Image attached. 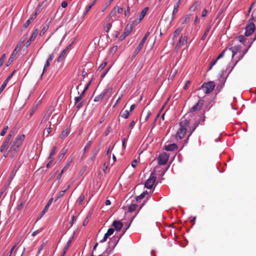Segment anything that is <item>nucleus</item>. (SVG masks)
Instances as JSON below:
<instances>
[{
  "instance_id": "nucleus-1",
  "label": "nucleus",
  "mask_w": 256,
  "mask_h": 256,
  "mask_svg": "<svg viewBox=\"0 0 256 256\" xmlns=\"http://www.w3.org/2000/svg\"><path fill=\"white\" fill-rule=\"evenodd\" d=\"M25 138L24 134H19L14 140H12L7 147V150L10 152V156L14 158L19 151L20 146L22 145Z\"/></svg>"
},
{
  "instance_id": "nucleus-2",
  "label": "nucleus",
  "mask_w": 256,
  "mask_h": 256,
  "mask_svg": "<svg viewBox=\"0 0 256 256\" xmlns=\"http://www.w3.org/2000/svg\"><path fill=\"white\" fill-rule=\"evenodd\" d=\"M180 128L176 134V138L177 140H182L186 134V132H188L190 128V122L187 120H182L180 122Z\"/></svg>"
},
{
  "instance_id": "nucleus-3",
  "label": "nucleus",
  "mask_w": 256,
  "mask_h": 256,
  "mask_svg": "<svg viewBox=\"0 0 256 256\" xmlns=\"http://www.w3.org/2000/svg\"><path fill=\"white\" fill-rule=\"evenodd\" d=\"M214 87V82L210 81L204 83L200 88V90H202L205 94H208L210 93L213 90Z\"/></svg>"
},
{
  "instance_id": "nucleus-4",
  "label": "nucleus",
  "mask_w": 256,
  "mask_h": 256,
  "mask_svg": "<svg viewBox=\"0 0 256 256\" xmlns=\"http://www.w3.org/2000/svg\"><path fill=\"white\" fill-rule=\"evenodd\" d=\"M112 90V88H108L105 89L104 92L94 97V101L95 102H98L102 100L105 96H106L107 98H109L110 96Z\"/></svg>"
},
{
  "instance_id": "nucleus-5",
  "label": "nucleus",
  "mask_w": 256,
  "mask_h": 256,
  "mask_svg": "<svg viewBox=\"0 0 256 256\" xmlns=\"http://www.w3.org/2000/svg\"><path fill=\"white\" fill-rule=\"evenodd\" d=\"M118 240L116 242L115 240H111L109 242L108 247L106 249L105 252H104L102 254L99 255V256H108L114 249L118 242Z\"/></svg>"
},
{
  "instance_id": "nucleus-6",
  "label": "nucleus",
  "mask_w": 256,
  "mask_h": 256,
  "mask_svg": "<svg viewBox=\"0 0 256 256\" xmlns=\"http://www.w3.org/2000/svg\"><path fill=\"white\" fill-rule=\"evenodd\" d=\"M156 180L155 176L154 171L150 174V176L148 179L146 181L144 184L146 188L150 189L152 188Z\"/></svg>"
},
{
  "instance_id": "nucleus-7",
  "label": "nucleus",
  "mask_w": 256,
  "mask_h": 256,
  "mask_svg": "<svg viewBox=\"0 0 256 256\" xmlns=\"http://www.w3.org/2000/svg\"><path fill=\"white\" fill-rule=\"evenodd\" d=\"M168 158L169 156L166 152H163L160 154L157 158L158 164L160 165L165 164L166 163Z\"/></svg>"
},
{
  "instance_id": "nucleus-8",
  "label": "nucleus",
  "mask_w": 256,
  "mask_h": 256,
  "mask_svg": "<svg viewBox=\"0 0 256 256\" xmlns=\"http://www.w3.org/2000/svg\"><path fill=\"white\" fill-rule=\"evenodd\" d=\"M133 28V26L132 24H128L125 28L124 32V33L120 36V40L122 41L124 40L126 36H127L132 31Z\"/></svg>"
},
{
  "instance_id": "nucleus-9",
  "label": "nucleus",
  "mask_w": 256,
  "mask_h": 256,
  "mask_svg": "<svg viewBox=\"0 0 256 256\" xmlns=\"http://www.w3.org/2000/svg\"><path fill=\"white\" fill-rule=\"evenodd\" d=\"M149 35H150V32H148L146 34L142 40L140 42V44L137 47V48L134 50V54L135 55H136L140 52V51L142 50V47L144 45V44L145 43V42H146L147 38L149 36Z\"/></svg>"
},
{
  "instance_id": "nucleus-10",
  "label": "nucleus",
  "mask_w": 256,
  "mask_h": 256,
  "mask_svg": "<svg viewBox=\"0 0 256 256\" xmlns=\"http://www.w3.org/2000/svg\"><path fill=\"white\" fill-rule=\"evenodd\" d=\"M21 46V44H18L15 48L14 50H13L10 58H9L8 62H7L6 66H8L10 64L12 63L14 60V57L18 53V50L20 48Z\"/></svg>"
},
{
  "instance_id": "nucleus-11",
  "label": "nucleus",
  "mask_w": 256,
  "mask_h": 256,
  "mask_svg": "<svg viewBox=\"0 0 256 256\" xmlns=\"http://www.w3.org/2000/svg\"><path fill=\"white\" fill-rule=\"evenodd\" d=\"M254 30L255 26L253 23L248 24L246 28L245 36H250L254 32Z\"/></svg>"
},
{
  "instance_id": "nucleus-12",
  "label": "nucleus",
  "mask_w": 256,
  "mask_h": 256,
  "mask_svg": "<svg viewBox=\"0 0 256 256\" xmlns=\"http://www.w3.org/2000/svg\"><path fill=\"white\" fill-rule=\"evenodd\" d=\"M204 104V100H202L200 99L198 102L192 107L190 110V112H196L200 110L202 106Z\"/></svg>"
},
{
  "instance_id": "nucleus-13",
  "label": "nucleus",
  "mask_w": 256,
  "mask_h": 256,
  "mask_svg": "<svg viewBox=\"0 0 256 256\" xmlns=\"http://www.w3.org/2000/svg\"><path fill=\"white\" fill-rule=\"evenodd\" d=\"M50 20H49L48 18L46 19L44 23L42 25V29L40 32V36H43L45 32H46L48 29V28L50 23Z\"/></svg>"
},
{
  "instance_id": "nucleus-14",
  "label": "nucleus",
  "mask_w": 256,
  "mask_h": 256,
  "mask_svg": "<svg viewBox=\"0 0 256 256\" xmlns=\"http://www.w3.org/2000/svg\"><path fill=\"white\" fill-rule=\"evenodd\" d=\"M151 115V112L150 110L148 111H143L142 112L141 117L140 118V122H145L148 120L149 117Z\"/></svg>"
},
{
  "instance_id": "nucleus-15",
  "label": "nucleus",
  "mask_w": 256,
  "mask_h": 256,
  "mask_svg": "<svg viewBox=\"0 0 256 256\" xmlns=\"http://www.w3.org/2000/svg\"><path fill=\"white\" fill-rule=\"evenodd\" d=\"M241 50V46L239 45L234 46L228 50V51L232 52V58L234 56Z\"/></svg>"
},
{
  "instance_id": "nucleus-16",
  "label": "nucleus",
  "mask_w": 256,
  "mask_h": 256,
  "mask_svg": "<svg viewBox=\"0 0 256 256\" xmlns=\"http://www.w3.org/2000/svg\"><path fill=\"white\" fill-rule=\"evenodd\" d=\"M188 40V36H183L182 35L178 40V42L177 43L176 46V47H180L182 46H184V44H186Z\"/></svg>"
},
{
  "instance_id": "nucleus-17",
  "label": "nucleus",
  "mask_w": 256,
  "mask_h": 256,
  "mask_svg": "<svg viewBox=\"0 0 256 256\" xmlns=\"http://www.w3.org/2000/svg\"><path fill=\"white\" fill-rule=\"evenodd\" d=\"M14 72H13L12 74H10L8 76V77L6 78V80L4 81V83L2 84L0 88V94H1V93L4 90V88L6 87L7 84H8V82L10 80V79L12 77L14 73Z\"/></svg>"
},
{
  "instance_id": "nucleus-18",
  "label": "nucleus",
  "mask_w": 256,
  "mask_h": 256,
  "mask_svg": "<svg viewBox=\"0 0 256 256\" xmlns=\"http://www.w3.org/2000/svg\"><path fill=\"white\" fill-rule=\"evenodd\" d=\"M112 226L117 231H120L122 228V223L119 220H114L112 222Z\"/></svg>"
},
{
  "instance_id": "nucleus-19",
  "label": "nucleus",
  "mask_w": 256,
  "mask_h": 256,
  "mask_svg": "<svg viewBox=\"0 0 256 256\" xmlns=\"http://www.w3.org/2000/svg\"><path fill=\"white\" fill-rule=\"evenodd\" d=\"M180 4V0H178V1L174 4L172 13V20L174 19L175 14L178 12V8Z\"/></svg>"
},
{
  "instance_id": "nucleus-20",
  "label": "nucleus",
  "mask_w": 256,
  "mask_h": 256,
  "mask_svg": "<svg viewBox=\"0 0 256 256\" xmlns=\"http://www.w3.org/2000/svg\"><path fill=\"white\" fill-rule=\"evenodd\" d=\"M100 150V146H96L94 148L93 150L92 154V156L90 157V160L92 161H94L96 155L99 152Z\"/></svg>"
},
{
  "instance_id": "nucleus-21",
  "label": "nucleus",
  "mask_w": 256,
  "mask_h": 256,
  "mask_svg": "<svg viewBox=\"0 0 256 256\" xmlns=\"http://www.w3.org/2000/svg\"><path fill=\"white\" fill-rule=\"evenodd\" d=\"M178 148L177 145L175 144H169L164 146V149L167 151H173Z\"/></svg>"
},
{
  "instance_id": "nucleus-22",
  "label": "nucleus",
  "mask_w": 256,
  "mask_h": 256,
  "mask_svg": "<svg viewBox=\"0 0 256 256\" xmlns=\"http://www.w3.org/2000/svg\"><path fill=\"white\" fill-rule=\"evenodd\" d=\"M68 47L67 46L61 52V54H60V55L58 57V60H57V61L58 62H62L64 59L66 54V52H68Z\"/></svg>"
},
{
  "instance_id": "nucleus-23",
  "label": "nucleus",
  "mask_w": 256,
  "mask_h": 256,
  "mask_svg": "<svg viewBox=\"0 0 256 256\" xmlns=\"http://www.w3.org/2000/svg\"><path fill=\"white\" fill-rule=\"evenodd\" d=\"M182 30V28H178L174 32L173 38H172L173 40H174V39H176L180 34ZM174 42L173 41L172 44H174Z\"/></svg>"
},
{
  "instance_id": "nucleus-24",
  "label": "nucleus",
  "mask_w": 256,
  "mask_h": 256,
  "mask_svg": "<svg viewBox=\"0 0 256 256\" xmlns=\"http://www.w3.org/2000/svg\"><path fill=\"white\" fill-rule=\"evenodd\" d=\"M52 201H53V198H50L48 200L47 204H46V206L44 207V210L42 212L41 216H42L43 215H44L45 214V213L47 212V210H48L50 206L52 204Z\"/></svg>"
},
{
  "instance_id": "nucleus-25",
  "label": "nucleus",
  "mask_w": 256,
  "mask_h": 256,
  "mask_svg": "<svg viewBox=\"0 0 256 256\" xmlns=\"http://www.w3.org/2000/svg\"><path fill=\"white\" fill-rule=\"evenodd\" d=\"M148 8L146 7L144 9H143L142 10L141 12L140 16L138 22H140L146 16V12H148Z\"/></svg>"
},
{
  "instance_id": "nucleus-26",
  "label": "nucleus",
  "mask_w": 256,
  "mask_h": 256,
  "mask_svg": "<svg viewBox=\"0 0 256 256\" xmlns=\"http://www.w3.org/2000/svg\"><path fill=\"white\" fill-rule=\"evenodd\" d=\"M130 114V112L128 110L122 111L120 114V116L124 118H128Z\"/></svg>"
},
{
  "instance_id": "nucleus-27",
  "label": "nucleus",
  "mask_w": 256,
  "mask_h": 256,
  "mask_svg": "<svg viewBox=\"0 0 256 256\" xmlns=\"http://www.w3.org/2000/svg\"><path fill=\"white\" fill-rule=\"evenodd\" d=\"M72 242V240L70 239L68 242H67L66 245L64 246L62 253L61 255V256H64L66 252L68 250V247L70 246V244Z\"/></svg>"
},
{
  "instance_id": "nucleus-28",
  "label": "nucleus",
  "mask_w": 256,
  "mask_h": 256,
  "mask_svg": "<svg viewBox=\"0 0 256 256\" xmlns=\"http://www.w3.org/2000/svg\"><path fill=\"white\" fill-rule=\"evenodd\" d=\"M8 143H9V142L8 141V140H4V142H3V144L0 148V152H4V150L7 148V147L8 146Z\"/></svg>"
},
{
  "instance_id": "nucleus-29",
  "label": "nucleus",
  "mask_w": 256,
  "mask_h": 256,
  "mask_svg": "<svg viewBox=\"0 0 256 256\" xmlns=\"http://www.w3.org/2000/svg\"><path fill=\"white\" fill-rule=\"evenodd\" d=\"M38 28L34 30L32 33L30 38H29L30 40V41H34V39L36 38V36H37L38 34Z\"/></svg>"
},
{
  "instance_id": "nucleus-30",
  "label": "nucleus",
  "mask_w": 256,
  "mask_h": 256,
  "mask_svg": "<svg viewBox=\"0 0 256 256\" xmlns=\"http://www.w3.org/2000/svg\"><path fill=\"white\" fill-rule=\"evenodd\" d=\"M198 124L197 122H196L192 127V128H188V132H190V134L188 135V136H190L192 134L193 132L196 130V128L198 126Z\"/></svg>"
},
{
  "instance_id": "nucleus-31",
  "label": "nucleus",
  "mask_w": 256,
  "mask_h": 256,
  "mask_svg": "<svg viewBox=\"0 0 256 256\" xmlns=\"http://www.w3.org/2000/svg\"><path fill=\"white\" fill-rule=\"evenodd\" d=\"M96 1H97V0H94V2H92V4L86 7V12L84 14V16H85L88 14V11L90 10V8H92V6L96 4Z\"/></svg>"
},
{
  "instance_id": "nucleus-32",
  "label": "nucleus",
  "mask_w": 256,
  "mask_h": 256,
  "mask_svg": "<svg viewBox=\"0 0 256 256\" xmlns=\"http://www.w3.org/2000/svg\"><path fill=\"white\" fill-rule=\"evenodd\" d=\"M50 117V114H45L42 120L41 124H44L46 123L47 120H48Z\"/></svg>"
},
{
  "instance_id": "nucleus-33",
  "label": "nucleus",
  "mask_w": 256,
  "mask_h": 256,
  "mask_svg": "<svg viewBox=\"0 0 256 256\" xmlns=\"http://www.w3.org/2000/svg\"><path fill=\"white\" fill-rule=\"evenodd\" d=\"M56 150H57V148L56 146H54L52 148V150H51V152H50V156L48 157V160H50L52 156L55 155V154H56Z\"/></svg>"
},
{
  "instance_id": "nucleus-34",
  "label": "nucleus",
  "mask_w": 256,
  "mask_h": 256,
  "mask_svg": "<svg viewBox=\"0 0 256 256\" xmlns=\"http://www.w3.org/2000/svg\"><path fill=\"white\" fill-rule=\"evenodd\" d=\"M210 26H208L207 28L205 30L204 34L202 35V36L201 38V40H204L206 39V37L207 36L208 34V32H210Z\"/></svg>"
},
{
  "instance_id": "nucleus-35",
  "label": "nucleus",
  "mask_w": 256,
  "mask_h": 256,
  "mask_svg": "<svg viewBox=\"0 0 256 256\" xmlns=\"http://www.w3.org/2000/svg\"><path fill=\"white\" fill-rule=\"evenodd\" d=\"M66 152H67V149L63 148L62 150L61 153L58 155V160H61L62 158L65 155V154L66 153Z\"/></svg>"
},
{
  "instance_id": "nucleus-36",
  "label": "nucleus",
  "mask_w": 256,
  "mask_h": 256,
  "mask_svg": "<svg viewBox=\"0 0 256 256\" xmlns=\"http://www.w3.org/2000/svg\"><path fill=\"white\" fill-rule=\"evenodd\" d=\"M190 14H186L184 16L182 22V24H186L187 22H188L189 20H190Z\"/></svg>"
},
{
  "instance_id": "nucleus-37",
  "label": "nucleus",
  "mask_w": 256,
  "mask_h": 256,
  "mask_svg": "<svg viewBox=\"0 0 256 256\" xmlns=\"http://www.w3.org/2000/svg\"><path fill=\"white\" fill-rule=\"evenodd\" d=\"M35 18L32 17L30 18H29L28 20H27L25 23L23 25V27L26 28L30 24L31 22L34 18Z\"/></svg>"
},
{
  "instance_id": "nucleus-38",
  "label": "nucleus",
  "mask_w": 256,
  "mask_h": 256,
  "mask_svg": "<svg viewBox=\"0 0 256 256\" xmlns=\"http://www.w3.org/2000/svg\"><path fill=\"white\" fill-rule=\"evenodd\" d=\"M137 207L138 205L136 204H132L128 206V210L130 212H132L136 210Z\"/></svg>"
},
{
  "instance_id": "nucleus-39",
  "label": "nucleus",
  "mask_w": 256,
  "mask_h": 256,
  "mask_svg": "<svg viewBox=\"0 0 256 256\" xmlns=\"http://www.w3.org/2000/svg\"><path fill=\"white\" fill-rule=\"evenodd\" d=\"M70 132V130L68 129H66L64 130L60 136L61 138H63L64 137L66 136Z\"/></svg>"
},
{
  "instance_id": "nucleus-40",
  "label": "nucleus",
  "mask_w": 256,
  "mask_h": 256,
  "mask_svg": "<svg viewBox=\"0 0 256 256\" xmlns=\"http://www.w3.org/2000/svg\"><path fill=\"white\" fill-rule=\"evenodd\" d=\"M116 8H117L116 6H115L113 8L112 10L110 12V13L109 14V18H112V17L116 15Z\"/></svg>"
},
{
  "instance_id": "nucleus-41",
  "label": "nucleus",
  "mask_w": 256,
  "mask_h": 256,
  "mask_svg": "<svg viewBox=\"0 0 256 256\" xmlns=\"http://www.w3.org/2000/svg\"><path fill=\"white\" fill-rule=\"evenodd\" d=\"M236 38L238 42L242 43H244L246 40L245 37L242 35L238 36Z\"/></svg>"
},
{
  "instance_id": "nucleus-42",
  "label": "nucleus",
  "mask_w": 256,
  "mask_h": 256,
  "mask_svg": "<svg viewBox=\"0 0 256 256\" xmlns=\"http://www.w3.org/2000/svg\"><path fill=\"white\" fill-rule=\"evenodd\" d=\"M66 189L64 190H61L60 192L58 193V194L57 196H56V198L55 200V201L57 200L58 198H60V197L62 196L65 192H66Z\"/></svg>"
},
{
  "instance_id": "nucleus-43",
  "label": "nucleus",
  "mask_w": 256,
  "mask_h": 256,
  "mask_svg": "<svg viewBox=\"0 0 256 256\" xmlns=\"http://www.w3.org/2000/svg\"><path fill=\"white\" fill-rule=\"evenodd\" d=\"M48 123H49L48 126L46 128V137L48 136V134H50L52 131V128L50 127L51 124H52V122H50Z\"/></svg>"
},
{
  "instance_id": "nucleus-44",
  "label": "nucleus",
  "mask_w": 256,
  "mask_h": 256,
  "mask_svg": "<svg viewBox=\"0 0 256 256\" xmlns=\"http://www.w3.org/2000/svg\"><path fill=\"white\" fill-rule=\"evenodd\" d=\"M50 62L51 61L48 60L47 59L46 62L44 66L42 74L44 73L45 71H46V68L49 66Z\"/></svg>"
},
{
  "instance_id": "nucleus-45",
  "label": "nucleus",
  "mask_w": 256,
  "mask_h": 256,
  "mask_svg": "<svg viewBox=\"0 0 256 256\" xmlns=\"http://www.w3.org/2000/svg\"><path fill=\"white\" fill-rule=\"evenodd\" d=\"M8 126H5L0 132V136H4L6 134V131L8 130Z\"/></svg>"
},
{
  "instance_id": "nucleus-46",
  "label": "nucleus",
  "mask_w": 256,
  "mask_h": 256,
  "mask_svg": "<svg viewBox=\"0 0 256 256\" xmlns=\"http://www.w3.org/2000/svg\"><path fill=\"white\" fill-rule=\"evenodd\" d=\"M228 51V49L227 48H226L225 50H222L221 53L217 57V60H219L220 58H222L225 54V52H226Z\"/></svg>"
},
{
  "instance_id": "nucleus-47",
  "label": "nucleus",
  "mask_w": 256,
  "mask_h": 256,
  "mask_svg": "<svg viewBox=\"0 0 256 256\" xmlns=\"http://www.w3.org/2000/svg\"><path fill=\"white\" fill-rule=\"evenodd\" d=\"M112 26V24H110V23L107 24L104 27L105 31L106 32H108L110 30V29Z\"/></svg>"
},
{
  "instance_id": "nucleus-48",
  "label": "nucleus",
  "mask_w": 256,
  "mask_h": 256,
  "mask_svg": "<svg viewBox=\"0 0 256 256\" xmlns=\"http://www.w3.org/2000/svg\"><path fill=\"white\" fill-rule=\"evenodd\" d=\"M46 242H43L40 246L38 250V254H40L41 252V251L44 249V248L46 246Z\"/></svg>"
},
{
  "instance_id": "nucleus-49",
  "label": "nucleus",
  "mask_w": 256,
  "mask_h": 256,
  "mask_svg": "<svg viewBox=\"0 0 256 256\" xmlns=\"http://www.w3.org/2000/svg\"><path fill=\"white\" fill-rule=\"evenodd\" d=\"M218 60H217V58H216V60H212L210 63V68H209V69L210 70L212 69V67L216 63L217 61H218Z\"/></svg>"
},
{
  "instance_id": "nucleus-50",
  "label": "nucleus",
  "mask_w": 256,
  "mask_h": 256,
  "mask_svg": "<svg viewBox=\"0 0 256 256\" xmlns=\"http://www.w3.org/2000/svg\"><path fill=\"white\" fill-rule=\"evenodd\" d=\"M123 96L122 94H120L118 98V99L114 106V107L116 106L119 102L120 100H121Z\"/></svg>"
},
{
  "instance_id": "nucleus-51",
  "label": "nucleus",
  "mask_w": 256,
  "mask_h": 256,
  "mask_svg": "<svg viewBox=\"0 0 256 256\" xmlns=\"http://www.w3.org/2000/svg\"><path fill=\"white\" fill-rule=\"evenodd\" d=\"M197 8V5L196 4H193L190 8V10L192 12L195 11Z\"/></svg>"
},
{
  "instance_id": "nucleus-52",
  "label": "nucleus",
  "mask_w": 256,
  "mask_h": 256,
  "mask_svg": "<svg viewBox=\"0 0 256 256\" xmlns=\"http://www.w3.org/2000/svg\"><path fill=\"white\" fill-rule=\"evenodd\" d=\"M114 228H110L108 229L106 233L108 234L109 235V236H110L114 234Z\"/></svg>"
},
{
  "instance_id": "nucleus-53",
  "label": "nucleus",
  "mask_w": 256,
  "mask_h": 256,
  "mask_svg": "<svg viewBox=\"0 0 256 256\" xmlns=\"http://www.w3.org/2000/svg\"><path fill=\"white\" fill-rule=\"evenodd\" d=\"M84 195L83 194H82L80 196V197H79V198H78V202H79V204H81L82 202H83V200H84Z\"/></svg>"
},
{
  "instance_id": "nucleus-54",
  "label": "nucleus",
  "mask_w": 256,
  "mask_h": 256,
  "mask_svg": "<svg viewBox=\"0 0 256 256\" xmlns=\"http://www.w3.org/2000/svg\"><path fill=\"white\" fill-rule=\"evenodd\" d=\"M109 235L106 232L103 238L100 241V242H104L108 238Z\"/></svg>"
},
{
  "instance_id": "nucleus-55",
  "label": "nucleus",
  "mask_w": 256,
  "mask_h": 256,
  "mask_svg": "<svg viewBox=\"0 0 256 256\" xmlns=\"http://www.w3.org/2000/svg\"><path fill=\"white\" fill-rule=\"evenodd\" d=\"M27 36H28V34H24L22 38V41L20 42V44H21V46L22 44L24 43V42L26 40V39L27 38Z\"/></svg>"
},
{
  "instance_id": "nucleus-56",
  "label": "nucleus",
  "mask_w": 256,
  "mask_h": 256,
  "mask_svg": "<svg viewBox=\"0 0 256 256\" xmlns=\"http://www.w3.org/2000/svg\"><path fill=\"white\" fill-rule=\"evenodd\" d=\"M41 232H42V229L36 230L32 233V236H35L36 234L40 233Z\"/></svg>"
},
{
  "instance_id": "nucleus-57",
  "label": "nucleus",
  "mask_w": 256,
  "mask_h": 256,
  "mask_svg": "<svg viewBox=\"0 0 256 256\" xmlns=\"http://www.w3.org/2000/svg\"><path fill=\"white\" fill-rule=\"evenodd\" d=\"M42 10V8L40 6H38L36 7V14H34V17L35 18L36 16V14L38 13H40V12Z\"/></svg>"
},
{
  "instance_id": "nucleus-58",
  "label": "nucleus",
  "mask_w": 256,
  "mask_h": 256,
  "mask_svg": "<svg viewBox=\"0 0 256 256\" xmlns=\"http://www.w3.org/2000/svg\"><path fill=\"white\" fill-rule=\"evenodd\" d=\"M106 62H103L100 66L98 70H102L106 65Z\"/></svg>"
},
{
  "instance_id": "nucleus-59",
  "label": "nucleus",
  "mask_w": 256,
  "mask_h": 256,
  "mask_svg": "<svg viewBox=\"0 0 256 256\" xmlns=\"http://www.w3.org/2000/svg\"><path fill=\"white\" fill-rule=\"evenodd\" d=\"M247 50H245V51H244V52H243V53H242L240 56L239 58H238V60L236 61L235 64H237V62H238L240 59H242V58H243V56H244V54L247 52Z\"/></svg>"
},
{
  "instance_id": "nucleus-60",
  "label": "nucleus",
  "mask_w": 256,
  "mask_h": 256,
  "mask_svg": "<svg viewBox=\"0 0 256 256\" xmlns=\"http://www.w3.org/2000/svg\"><path fill=\"white\" fill-rule=\"evenodd\" d=\"M82 100L80 96H76L74 98V104H76Z\"/></svg>"
},
{
  "instance_id": "nucleus-61",
  "label": "nucleus",
  "mask_w": 256,
  "mask_h": 256,
  "mask_svg": "<svg viewBox=\"0 0 256 256\" xmlns=\"http://www.w3.org/2000/svg\"><path fill=\"white\" fill-rule=\"evenodd\" d=\"M208 12V10H207L206 8L204 9V10H202V17H204V16H206L207 15Z\"/></svg>"
},
{
  "instance_id": "nucleus-62",
  "label": "nucleus",
  "mask_w": 256,
  "mask_h": 256,
  "mask_svg": "<svg viewBox=\"0 0 256 256\" xmlns=\"http://www.w3.org/2000/svg\"><path fill=\"white\" fill-rule=\"evenodd\" d=\"M144 197V194H142L140 196L136 197V200L138 202L142 199Z\"/></svg>"
},
{
  "instance_id": "nucleus-63",
  "label": "nucleus",
  "mask_w": 256,
  "mask_h": 256,
  "mask_svg": "<svg viewBox=\"0 0 256 256\" xmlns=\"http://www.w3.org/2000/svg\"><path fill=\"white\" fill-rule=\"evenodd\" d=\"M14 172H12L11 174L10 175V177H9V178L8 179V184H10V182H12V180L14 178Z\"/></svg>"
},
{
  "instance_id": "nucleus-64",
  "label": "nucleus",
  "mask_w": 256,
  "mask_h": 256,
  "mask_svg": "<svg viewBox=\"0 0 256 256\" xmlns=\"http://www.w3.org/2000/svg\"><path fill=\"white\" fill-rule=\"evenodd\" d=\"M252 17L253 20H256V8L253 11L252 14Z\"/></svg>"
}]
</instances>
